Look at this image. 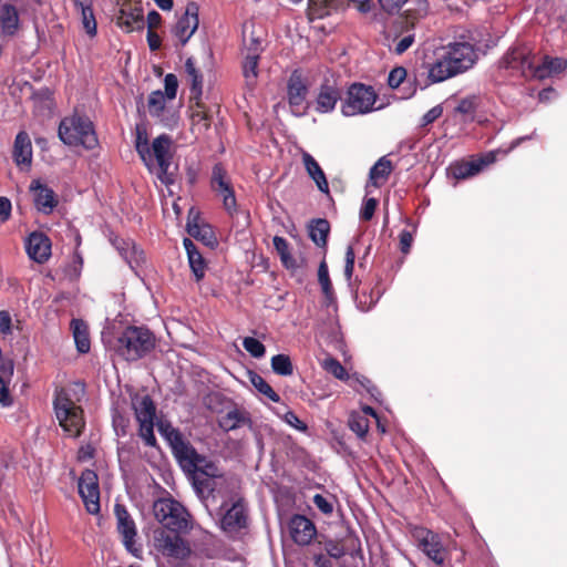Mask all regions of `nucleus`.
Listing matches in <instances>:
<instances>
[{
	"label": "nucleus",
	"mask_w": 567,
	"mask_h": 567,
	"mask_svg": "<svg viewBox=\"0 0 567 567\" xmlns=\"http://www.w3.org/2000/svg\"><path fill=\"white\" fill-rule=\"evenodd\" d=\"M288 101L291 106H300L308 94V85L300 74L292 73L288 81Z\"/></svg>",
	"instance_id": "obj_29"
},
{
	"label": "nucleus",
	"mask_w": 567,
	"mask_h": 567,
	"mask_svg": "<svg viewBox=\"0 0 567 567\" xmlns=\"http://www.w3.org/2000/svg\"><path fill=\"white\" fill-rule=\"evenodd\" d=\"M377 205L378 202L375 198H368L361 207L360 218L367 221L370 220L374 215Z\"/></svg>",
	"instance_id": "obj_58"
},
{
	"label": "nucleus",
	"mask_w": 567,
	"mask_h": 567,
	"mask_svg": "<svg viewBox=\"0 0 567 567\" xmlns=\"http://www.w3.org/2000/svg\"><path fill=\"white\" fill-rule=\"evenodd\" d=\"M53 410L60 426L69 436L78 437L84 429L83 410L72 399L70 390L56 389L53 399Z\"/></svg>",
	"instance_id": "obj_4"
},
{
	"label": "nucleus",
	"mask_w": 567,
	"mask_h": 567,
	"mask_svg": "<svg viewBox=\"0 0 567 567\" xmlns=\"http://www.w3.org/2000/svg\"><path fill=\"white\" fill-rule=\"evenodd\" d=\"M217 194L221 197L223 205H224V208L226 209V212L230 216H233L237 212V200H236L233 185L227 187L225 190H220Z\"/></svg>",
	"instance_id": "obj_48"
},
{
	"label": "nucleus",
	"mask_w": 567,
	"mask_h": 567,
	"mask_svg": "<svg viewBox=\"0 0 567 567\" xmlns=\"http://www.w3.org/2000/svg\"><path fill=\"white\" fill-rule=\"evenodd\" d=\"M341 8V0H308L307 17L310 21L323 19Z\"/></svg>",
	"instance_id": "obj_28"
},
{
	"label": "nucleus",
	"mask_w": 567,
	"mask_h": 567,
	"mask_svg": "<svg viewBox=\"0 0 567 567\" xmlns=\"http://www.w3.org/2000/svg\"><path fill=\"white\" fill-rule=\"evenodd\" d=\"M112 244L132 269L134 268V265H138L143 259V251L137 250L135 244L131 239L116 237L112 240Z\"/></svg>",
	"instance_id": "obj_30"
},
{
	"label": "nucleus",
	"mask_w": 567,
	"mask_h": 567,
	"mask_svg": "<svg viewBox=\"0 0 567 567\" xmlns=\"http://www.w3.org/2000/svg\"><path fill=\"white\" fill-rule=\"evenodd\" d=\"M0 7V40L6 37L16 34L20 25L18 2L19 0H10Z\"/></svg>",
	"instance_id": "obj_22"
},
{
	"label": "nucleus",
	"mask_w": 567,
	"mask_h": 567,
	"mask_svg": "<svg viewBox=\"0 0 567 567\" xmlns=\"http://www.w3.org/2000/svg\"><path fill=\"white\" fill-rule=\"evenodd\" d=\"M79 494L90 514L100 512L99 478L94 471L85 470L79 478Z\"/></svg>",
	"instance_id": "obj_13"
},
{
	"label": "nucleus",
	"mask_w": 567,
	"mask_h": 567,
	"mask_svg": "<svg viewBox=\"0 0 567 567\" xmlns=\"http://www.w3.org/2000/svg\"><path fill=\"white\" fill-rule=\"evenodd\" d=\"M165 91L155 90L147 99L150 115L167 130H174L179 124V113L167 105L177 94L178 81L174 73H166L164 79Z\"/></svg>",
	"instance_id": "obj_2"
},
{
	"label": "nucleus",
	"mask_w": 567,
	"mask_h": 567,
	"mask_svg": "<svg viewBox=\"0 0 567 567\" xmlns=\"http://www.w3.org/2000/svg\"><path fill=\"white\" fill-rule=\"evenodd\" d=\"M272 243L275 249L280 255L282 262L287 264L288 259L291 258L288 241L284 237L275 236Z\"/></svg>",
	"instance_id": "obj_52"
},
{
	"label": "nucleus",
	"mask_w": 567,
	"mask_h": 567,
	"mask_svg": "<svg viewBox=\"0 0 567 567\" xmlns=\"http://www.w3.org/2000/svg\"><path fill=\"white\" fill-rule=\"evenodd\" d=\"M71 329L78 351L81 353H87L90 351L91 342L86 323L81 319H72Z\"/></svg>",
	"instance_id": "obj_32"
},
{
	"label": "nucleus",
	"mask_w": 567,
	"mask_h": 567,
	"mask_svg": "<svg viewBox=\"0 0 567 567\" xmlns=\"http://www.w3.org/2000/svg\"><path fill=\"white\" fill-rule=\"evenodd\" d=\"M250 382L258 390V392L267 396L270 401L276 403L280 401V396L261 375L252 373L250 375Z\"/></svg>",
	"instance_id": "obj_40"
},
{
	"label": "nucleus",
	"mask_w": 567,
	"mask_h": 567,
	"mask_svg": "<svg viewBox=\"0 0 567 567\" xmlns=\"http://www.w3.org/2000/svg\"><path fill=\"white\" fill-rule=\"evenodd\" d=\"M271 369L272 371L282 377H288L293 373L292 362L287 354H276L271 358Z\"/></svg>",
	"instance_id": "obj_39"
},
{
	"label": "nucleus",
	"mask_w": 567,
	"mask_h": 567,
	"mask_svg": "<svg viewBox=\"0 0 567 567\" xmlns=\"http://www.w3.org/2000/svg\"><path fill=\"white\" fill-rule=\"evenodd\" d=\"M302 164L309 177L316 183L318 189L323 194H329V184L324 172L316 158L308 152L301 154Z\"/></svg>",
	"instance_id": "obj_26"
},
{
	"label": "nucleus",
	"mask_w": 567,
	"mask_h": 567,
	"mask_svg": "<svg viewBox=\"0 0 567 567\" xmlns=\"http://www.w3.org/2000/svg\"><path fill=\"white\" fill-rule=\"evenodd\" d=\"M282 419L288 425H290L291 427L296 429L299 432H306L308 430L307 424L302 422L292 411H287L284 414Z\"/></svg>",
	"instance_id": "obj_56"
},
{
	"label": "nucleus",
	"mask_w": 567,
	"mask_h": 567,
	"mask_svg": "<svg viewBox=\"0 0 567 567\" xmlns=\"http://www.w3.org/2000/svg\"><path fill=\"white\" fill-rule=\"evenodd\" d=\"M412 536L417 548L422 550L429 559L437 566L444 565L447 550L442 544V539L439 534L424 527H415L412 530Z\"/></svg>",
	"instance_id": "obj_12"
},
{
	"label": "nucleus",
	"mask_w": 567,
	"mask_h": 567,
	"mask_svg": "<svg viewBox=\"0 0 567 567\" xmlns=\"http://www.w3.org/2000/svg\"><path fill=\"white\" fill-rule=\"evenodd\" d=\"M34 113L42 120L51 118L54 114L56 104L53 92L48 87H42L32 94Z\"/></svg>",
	"instance_id": "obj_23"
},
{
	"label": "nucleus",
	"mask_w": 567,
	"mask_h": 567,
	"mask_svg": "<svg viewBox=\"0 0 567 567\" xmlns=\"http://www.w3.org/2000/svg\"><path fill=\"white\" fill-rule=\"evenodd\" d=\"M202 59L203 63H198V59L195 56H190L186 60L185 66L186 71L193 72L197 71L199 68H208L209 61L212 59V51L207 45H203V52H202Z\"/></svg>",
	"instance_id": "obj_46"
},
{
	"label": "nucleus",
	"mask_w": 567,
	"mask_h": 567,
	"mask_svg": "<svg viewBox=\"0 0 567 567\" xmlns=\"http://www.w3.org/2000/svg\"><path fill=\"white\" fill-rule=\"evenodd\" d=\"M13 158L18 166L29 169L32 164V144L25 132H19L14 140Z\"/></svg>",
	"instance_id": "obj_25"
},
{
	"label": "nucleus",
	"mask_w": 567,
	"mask_h": 567,
	"mask_svg": "<svg viewBox=\"0 0 567 567\" xmlns=\"http://www.w3.org/2000/svg\"><path fill=\"white\" fill-rule=\"evenodd\" d=\"M322 368L330 374H332L334 378L341 380V381H347L349 379H353V375L350 377L347 372V370L344 369V367L334 358L332 357H329V358H326L322 362Z\"/></svg>",
	"instance_id": "obj_41"
},
{
	"label": "nucleus",
	"mask_w": 567,
	"mask_h": 567,
	"mask_svg": "<svg viewBox=\"0 0 567 567\" xmlns=\"http://www.w3.org/2000/svg\"><path fill=\"white\" fill-rule=\"evenodd\" d=\"M156 546L164 556L185 559L190 554V548L187 543L176 533H167L162 530L155 537Z\"/></svg>",
	"instance_id": "obj_14"
},
{
	"label": "nucleus",
	"mask_w": 567,
	"mask_h": 567,
	"mask_svg": "<svg viewBox=\"0 0 567 567\" xmlns=\"http://www.w3.org/2000/svg\"><path fill=\"white\" fill-rule=\"evenodd\" d=\"M309 237L318 247H326L330 224L324 218L313 219L308 227Z\"/></svg>",
	"instance_id": "obj_34"
},
{
	"label": "nucleus",
	"mask_w": 567,
	"mask_h": 567,
	"mask_svg": "<svg viewBox=\"0 0 567 567\" xmlns=\"http://www.w3.org/2000/svg\"><path fill=\"white\" fill-rule=\"evenodd\" d=\"M243 347L254 358H262L266 352L265 346L258 339L252 337L244 338Z\"/></svg>",
	"instance_id": "obj_47"
},
{
	"label": "nucleus",
	"mask_w": 567,
	"mask_h": 567,
	"mask_svg": "<svg viewBox=\"0 0 567 567\" xmlns=\"http://www.w3.org/2000/svg\"><path fill=\"white\" fill-rule=\"evenodd\" d=\"M114 513L117 520V530L122 536L125 548L133 555H137L138 548L135 546L137 530L133 518L125 506L121 504L115 505Z\"/></svg>",
	"instance_id": "obj_15"
},
{
	"label": "nucleus",
	"mask_w": 567,
	"mask_h": 567,
	"mask_svg": "<svg viewBox=\"0 0 567 567\" xmlns=\"http://www.w3.org/2000/svg\"><path fill=\"white\" fill-rule=\"evenodd\" d=\"M132 408L138 422V434L147 446H156L154 435V419L156 408L150 395H134L132 398Z\"/></svg>",
	"instance_id": "obj_9"
},
{
	"label": "nucleus",
	"mask_w": 567,
	"mask_h": 567,
	"mask_svg": "<svg viewBox=\"0 0 567 567\" xmlns=\"http://www.w3.org/2000/svg\"><path fill=\"white\" fill-rule=\"evenodd\" d=\"M190 74V100L195 101L196 106H200L204 79L203 73H189Z\"/></svg>",
	"instance_id": "obj_45"
},
{
	"label": "nucleus",
	"mask_w": 567,
	"mask_h": 567,
	"mask_svg": "<svg viewBox=\"0 0 567 567\" xmlns=\"http://www.w3.org/2000/svg\"><path fill=\"white\" fill-rule=\"evenodd\" d=\"M477 60V52L468 43L450 44L431 71H468Z\"/></svg>",
	"instance_id": "obj_7"
},
{
	"label": "nucleus",
	"mask_w": 567,
	"mask_h": 567,
	"mask_svg": "<svg viewBox=\"0 0 567 567\" xmlns=\"http://www.w3.org/2000/svg\"><path fill=\"white\" fill-rule=\"evenodd\" d=\"M231 185L230 177L221 164H215L212 172L210 187L215 193L225 190Z\"/></svg>",
	"instance_id": "obj_38"
},
{
	"label": "nucleus",
	"mask_w": 567,
	"mask_h": 567,
	"mask_svg": "<svg viewBox=\"0 0 567 567\" xmlns=\"http://www.w3.org/2000/svg\"><path fill=\"white\" fill-rule=\"evenodd\" d=\"M240 423V416L238 412L230 411L225 416L221 417L219 421V425L225 431H230L239 426Z\"/></svg>",
	"instance_id": "obj_53"
},
{
	"label": "nucleus",
	"mask_w": 567,
	"mask_h": 567,
	"mask_svg": "<svg viewBox=\"0 0 567 567\" xmlns=\"http://www.w3.org/2000/svg\"><path fill=\"white\" fill-rule=\"evenodd\" d=\"M477 107V102L475 96L465 97L460 101L456 106V112L464 115H472Z\"/></svg>",
	"instance_id": "obj_54"
},
{
	"label": "nucleus",
	"mask_w": 567,
	"mask_h": 567,
	"mask_svg": "<svg viewBox=\"0 0 567 567\" xmlns=\"http://www.w3.org/2000/svg\"><path fill=\"white\" fill-rule=\"evenodd\" d=\"M30 192L33 195V202L37 209L45 215L51 214L58 205L54 190L39 179L30 184Z\"/></svg>",
	"instance_id": "obj_19"
},
{
	"label": "nucleus",
	"mask_w": 567,
	"mask_h": 567,
	"mask_svg": "<svg viewBox=\"0 0 567 567\" xmlns=\"http://www.w3.org/2000/svg\"><path fill=\"white\" fill-rule=\"evenodd\" d=\"M247 519L248 516L245 504L241 501H237L224 514L220 520V527L225 533L233 535L247 526Z\"/></svg>",
	"instance_id": "obj_20"
},
{
	"label": "nucleus",
	"mask_w": 567,
	"mask_h": 567,
	"mask_svg": "<svg viewBox=\"0 0 567 567\" xmlns=\"http://www.w3.org/2000/svg\"><path fill=\"white\" fill-rule=\"evenodd\" d=\"M51 248L50 238L41 231H33L25 239L27 254L37 264L42 265L50 259Z\"/></svg>",
	"instance_id": "obj_17"
},
{
	"label": "nucleus",
	"mask_w": 567,
	"mask_h": 567,
	"mask_svg": "<svg viewBox=\"0 0 567 567\" xmlns=\"http://www.w3.org/2000/svg\"><path fill=\"white\" fill-rule=\"evenodd\" d=\"M377 94L371 86L355 83L348 90L346 101L342 103V114L354 116L365 114L374 110Z\"/></svg>",
	"instance_id": "obj_11"
},
{
	"label": "nucleus",
	"mask_w": 567,
	"mask_h": 567,
	"mask_svg": "<svg viewBox=\"0 0 567 567\" xmlns=\"http://www.w3.org/2000/svg\"><path fill=\"white\" fill-rule=\"evenodd\" d=\"M198 11V6L195 2H189L183 16L178 18L173 34L182 44H185L197 30L199 24Z\"/></svg>",
	"instance_id": "obj_16"
},
{
	"label": "nucleus",
	"mask_w": 567,
	"mask_h": 567,
	"mask_svg": "<svg viewBox=\"0 0 567 567\" xmlns=\"http://www.w3.org/2000/svg\"><path fill=\"white\" fill-rule=\"evenodd\" d=\"M12 205L8 197H0V225L8 221L11 217Z\"/></svg>",
	"instance_id": "obj_61"
},
{
	"label": "nucleus",
	"mask_w": 567,
	"mask_h": 567,
	"mask_svg": "<svg viewBox=\"0 0 567 567\" xmlns=\"http://www.w3.org/2000/svg\"><path fill=\"white\" fill-rule=\"evenodd\" d=\"M443 114L442 105H435L430 109L421 118L420 126L424 127L434 123Z\"/></svg>",
	"instance_id": "obj_55"
},
{
	"label": "nucleus",
	"mask_w": 567,
	"mask_h": 567,
	"mask_svg": "<svg viewBox=\"0 0 567 567\" xmlns=\"http://www.w3.org/2000/svg\"><path fill=\"white\" fill-rule=\"evenodd\" d=\"M134 146L143 163H151L147 127L143 123L135 126Z\"/></svg>",
	"instance_id": "obj_35"
},
{
	"label": "nucleus",
	"mask_w": 567,
	"mask_h": 567,
	"mask_svg": "<svg viewBox=\"0 0 567 567\" xmlns=\"http://www.w3.org/2000/svg\"><path fill=\"white\" fill-rule=\"evenodd\" d=\"M313 504L321 513L326 515H330L333 512L332 503L321 494H316L313 496Z\"/></svg>",
	"instance_id": "obj_59"
},
{
	"label": "nucleus",
	"mask_w": 567,
	"mask_h": 567,
	"mask_svg": "<svg viewBox=\"0 0 567 567\" xmlns=\"http://www.w3.org/2000/svg\"><path fill=\"white\" fill-rule=\"evenodd\" d=\"M318 281L321 286L322 292L327 298H331L333 295L332 284L329 277V270L327 262L323 260L320 262L318 268Z\"/></svg>",
	"instance_id": "obj_44"
},
{
	"label": "nucleus",
	"mask_w": 567,
	"mask_h": 567,
	"mask_svg": "<svg viewBox=\"0 0 567 567\" xmlns=\"http://www.w3.org/2000/svg\"><path fill=\"white\" fill-rule=\"evenodd\" d=\"M481 172V165L476 161L457 164L452 167V174L456 179L472 177Z\"/></svg>",
	"instance_id": "obj_42"
},
{
	"label": "nucleus",
	"mask_w": 567,
	"mask_h": 567,
	"mask_svg": "<svg viewBox=\"0 0 567 567\" xmlns=\"http://www.w3.org/2000/svg\"><path fill=\"white\" fill-rule=\"evenodd\" d=\"M313 563L317 567H332L331 558L321 553L313 556Z\"/></svg>",
	"instance_id": "obj_64"
},
{
	"label": "nucleus",
	"mask_w": 567,
	"mask_h": 567,
	"mask_svg": "<svg viewBox=\"0 0 567 567\" xmlns=\"http://www.w3.org/2000/svg\"><path fill=\"white\" fill-rule=\"evenodd\" d=\"M393 169L391 161L386 156H382L377 163L370 168L369 178L370 182L379 187L384 184Z\"/></svg>",
	"instance_id": "obj_33"
},
{
	"label": "nucleus",
	"mask_w": 567,
	"mask_h": 567,
	"mask_svg": "<svg viewBox=\"0 0 567 567\" xmlns=\"http://www.w3.org/2000/svg\"><path fill=\"white\" fill-rule=\"evenodd\" d=\"M354 260H355L354 249L351 245H349L347 247L346 257H344V261H346L344 277L350 286L352 285L351 280H352V275H353V270H354Z\"/></svg>",
	"instance_id": "obj_49"
},
{
	"label": "nucleus",
	"mask_w": 567,
	"mask_h": 567,
	"mask_svg": "<svg viewBox=\"0 0 567 567\" xmlns=\"http://www.w3.org/2000/svg\"><path fill=\"white\" fill-rule=\"evenodd\" d=\"M406 1L408 0H378V3L384 12L394 14L400 11Z\"/></svg>",
	"instance_id": "obj_57"
},
{
	"label": "nucleus",
	"mask_w": 567,
	"mask_h": 567,
	"mask_svg": "<svg viewBox=\"0 0 567 567\" xmlns=\"http://www.w3.org/2000/svg\"><path fill=\"white\" fill-rule=\"evenodd\" d=\"M409 73H388V84L392 89L400 86L402 82L408 78Z\"/></svg>",
	"instance_id": "obj_62"
},
{
	"label": "nucleus",
	"mask_w": 567,
	"mask_h": 567,
	"mask_svg": "<svg viewBox=\"0 0 567 567\" xmlns=\"http://www.w3.org/2000/svg\"><path fill=\"white\" fill-rule=\"evenodd\" d=\"M324 549L330 558L339 559L346 555L343 545L332 539L326 542Z\"/></svg>",
	"instance_id": "obj_51"
},
{
	"label": "nucleus",
	"mask_w": 567,
	"mask_h": 567,
	"mask_svg": "<svg viewBox=\"0 0 567 567\" xmlns=\"http://www.w3.org/2000/svg\"><path fill=\"white\" fill-rule=\"evenodd\" d=\"M173 138L167 134H161L155 137L150 145L151 163H144L152 173L156 171L157 178L166 186L174 184V174L169 172L173 154Z\"/></svg>",
	"instance_id": "obj_6"
},
{
	"label": "nucleus",
	"mask_w": 567,
	"mask_h": 567,
	"mask_svg": "<svg viewBox=\"0 0 567 567\" xmlns=\"http://www.w3.org/2000/svg\"><path fill=\"white\" fill-rule=\"evenodd\" d=\"M184 247L188 256L189 267L197 281L205 277L206 264L202 254L189 238H184Z\"/></svg>",
	"instance_id": "obj_31"
},
{
	"label": "nucleus",
	"mask_w": 567,
	"mask_h": 567,
	"mask_svg": "<svg viewBox=\"0 0 567 567\" xmlns=\"http://www.w3.org/2000/svg\"><path fill=\"white\" fill-rule=\"evenodd\" d=\"M187 231L195 239L202 240L206 245H213L215 237L208 225H200L198 214L192 208L188 213Z\"/></svg>",
	"instance_id": "obj_27"
},
{
	"label": "nucleus",
	"mask_w": 567,
	"mask_h": 567,
	"mask_svg": "<svg viewBox=\"0 0 567 567\" xmlns=\"http://www.w3.org/2000/svg\"><path fill=\"white\" fill-rule=\"evenodd\" d=\"M156 520L171 532H183L188 529L189 514L186 508L173 498H159L153 505Z\"/></svg>",
	"instance_id": "obj_8"
},
{
	"label": "nucleus",
	"mask_w": 567,
	"mask_h": 567,
	"mask_svg": "<svg viewBox=\"0 0 567 567\" xmlns=\"http://www.w3.org/2000/svg\"><path fill=\"white\" fill-rule=\"evenodd\" d=\"M159 434L168 443L172 453L198 494L214 491L213 480L221 475L218 466L207 456L199 454L183 436L182 432L167 421L157 423Z\"/></svg>",
	"instance_id": "obj_1"
},
{
	"label": "nucleus",
	"mask_w": 567,
	"mask_h": 567,
	"mask_svg": "<svg viewBox=\"0 0 567 567\" xmlns=\"http://www.w3.org/2000/svg\"><path fill=\"white\" fill-rule=\"evenodd\" d=\"M247 25H245L244 30V43L245 49L262 52L264 51V39L261 37V31H257L254 27L250 31L248 38H246Z\"/></svg>",
	"instance_id": "obj_43"
},
{
	"label": "nucleus",
	"mask_w": 567,
	"mask_h": 567,
	"mask_svg": "<svg viewBox=\"0 0 567 567\" xmlns=\"http://www.w3.org/2000/svg\"><path fill=\"white\" fill-rule=\"evenodd\" d=\"M155 348V336L144 327L130 326L117 338L116 350L127 361H136Z\"/></svg>",
	"instance_id": "obj_5"
},
{
	"label": "nucleus",
	"mask_w": 567,
	"mask_h": 567,
	"mask_svg": "<svg viewBox=\"0 0 567 567\" xmlns=\"http://www.w3.org/2000/svg\"><path fill=\"white\" fill-rule=\"evenodd\" d=\"M412 241H413V238H412V235L410 231H408V230L401 231L400 246H401L402 252L406 254L410 250Z\"/></svg>",
	"instance_id": "obj_63"
},
{
	"label": "nucleus",
	"mask_w": 567,
	"mask_h": 567,
	"mask_svg": "<svg viewBox=\"0 0 567 567\" xmlns=\"http://www.w3.org/2000/svg\"><path fill=\"white\" fill-rule=\"evenodd\" d=\"M341 99V91L336 84L323 83L316 100V111L319 113L332 112Z\"/></svg>",
	"instance_id": "obj_24"
},
{
	"label": "nucleus",
	"mask_w": 567,
	"mask_h": 567,
	"mask_svg": "<svg viewBox=\"0 0 567 567\" xmlns=\"http://www.w3.org/2000/svg\"><path fill=\"white\" fill-rule=\"evenodd\" d=\"M59 138L68 146H82L91 151L99 145L92 121L86 115L74 113L61 120Z\"/></svg>",
	"instance_id": "obj_3"
},
{
	"label": "nucleus",
	"mask_w": 567,
	"mask_h": 567,
	"mask_svg": "<svg viewBox=\"0 0 567 567\" xmlns=\"http://www.w3.org/2000/svg\"><path fill=\"white\" fill-rule=\"evenodd\" d=\"M289 534L299 546H307L317 535L315 524L303 515H293L289 522Z\"/></svg>",
	"instance_id": "obj_18"
},
{
	"label": "nucleus",
	"mask_w": 567,
	"mask_h": 567,
	"mask_svg": "<svg viewBox=\"0 0 567 567\" xmlns=\"http://www.w3.org/2000/svg\"><path fill=\"white\" fill-rule=\"evenodd\" d=\"M261 52L245 49L243 59V71H255Z\"/></svg>",
	"instance_id": "obj_50"
},
{
	"label": "nucleus",
	"mask_w": 567,
	"mask_h": 567,
	"mask_svg": "<svg viewBox=\"0 0 567 567\" xmlns=\"http://www.w3.org/2000/svg\"><path fill=\"white\" fill-rule=\"evenodd\" d=\"M348 425L360 440H364L369 432L370 421L365 415L353 411L349 415Z\"/></svg>",
	"instance_id": "obj_36"
},
{
	"label": "nucleus",
	"mask_w": 567,
	"mask_h": 567,
	"mask_svg": "<svg viewBox=\"0 0 567 567\" xmlns=\"http://www.w3.org/2000/svg\"><path fill=\"white\" fill-rule=\"evenodd\" d=\"M413 42H414V34H412V33L406 34L399 40L395 39L394 40V43H395L394 52L396 54L404 53L412 45Z\"/></svg>",
	"instance_id": "obj_60"
},
{
	"label": "nucleus",
	"mask_w": 567,
	"mask_h": 567,
	"mask_svg": "<svg viewBox=\"0 0 567 567\" xmlns=\"http://www.w3.org/2000/svg\"><path fill=\"white\" fill-rule=\"evenodd\" d=\"M116 24L125 32L144 27L143 10L138 4L124 3L115 16Z\"/></svg>",
	"instance_id": "obj_21"
},
{
	"label": "nucleus",
	"mask_w": 567,
	"mask_h": 567,
	"mask_svg": "<svg viewBox=\"0 0 567 567\" xmlns=\"http://www.w3.org/2000/svg\"><path fill=\"white\" fill-rule=\"evenodd\" d=\"M504 68L513 71H565L567 61L561 58L545 56L542 65L534 66L525 49H515L506 55Z\"/></svg>",
	"instance_id": "obj_10"
},
{
	"label": "nucleus",
	"mask_w": 567,
	"mask_h": 567,
	"mask_svg": "<svg viewBox=\"0 0 567 567\" xmlns=\"http://www.w3.org/2000/svg\"><path fill=\"white\" fill-rule=\"evenodd\" d=\"M75 7L81 11V19L84 30L90 37L96 34V20L90 4H85L81 0H74Z\"/></svg>",
	"instance_id": "obj_37"
}]
</instances>
